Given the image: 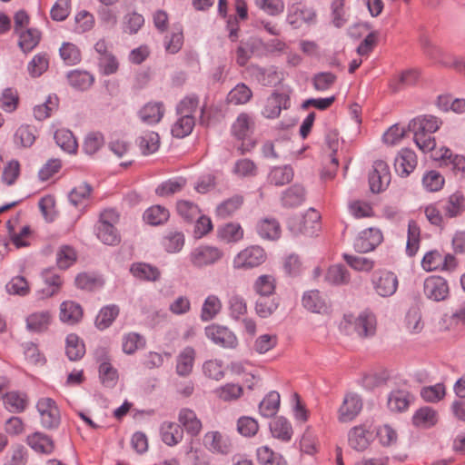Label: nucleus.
<instances>
[{"mask_svg":"<svg viewBox=\"0 0 465 465\" xmlns=\"http://www.w3.org/2000/svg\"><path fill=\"white\" fill-rule=\"evenodd\" d=\"M377 320L369 310L361 312L357 317L352 314H344L340 322V330L347 335L353 333L361 338H369L375 334Z\"/></svg>","mask_w":465,"mask_h":465,"instance_id":"1","label":"nucleus"},{"mask_svg":"<svg viewBox=\"0 0 465 465\" xmlns=\"http://www.w3.org/2000/svg\"><path fill=\"white\" fill-rule=\"evenodd\" d=\"M424 54L434 63L465 74V57L456 56L445 49L434 45L428 37L420 39Z\"/></svg>","mask_w":465,"mask_h":465,"instance_id":"2","label":"nucleus"},{"mask_svg":"<svg viewBox=\"0 0 465 465\" xmlns=\"http://www.w3.org/2000/svg\"><path fill=\"white\" fill-rule=\"evenodd\" d=\"M288 230L294 236L312 237L322 228L321 214L315 209H309L302 216H293L288 220Z\"/></svg>","mask_w":465,"mask_h":465,"instance_id":"3","label":"nucleus"},{"mask_svg":"<svg viewBox=\"0 0 465 465\" xmlns=\"http://www.w3.org/2000/svg\"><path fill=\"white\" fill-rule=\"evenodd\" d=\"M254 126L253 118L246 113L240 114L232 125V135L236 139L242 141V144L238 147V150L242 154L251 151L255 146V143L249 139L250 134L254 130Z\"/></svg>","mask_w":465,"mask_h":465,"instance_id":"4","label":"nucleus"},{"mask_svg":"<svg viewBox=\"0 0 465 465\" xmlns=\"http://www.w3.org/2000/svg\"><path fill=\"white\" fill-rule=\"evenodd\" d=\"M267 259L263 248L251 245L240 251L232 259V267L236 270H249L262 264Z\"/></svg>","mask_w":465,"mask_h":465,"instance_id":"5","label":"nucleus"},{"mask_svg":"<svg viewBox=\"0 0 465 465\" xmlns=\"http://www.w3.org/2000/svg\"><path fill=\"white\" fill-rule=\"evenodd\" d=\"M223 256V252L218 247L202 244L191 251L188 259L193 266L203 268L217 262Z\"/></svg>","mask_w":465,"mask_h":465,"instance_id":"6","label":"nucleus"},{"mask_svg":"<svg viewBox=\"0 0 465 465\" xmlns=\"http://www.w3.org/2000/svg\"><path fill=\"white\" fill-rule=\"evenodd\" d=\"M433 158L440 161L442 166L450 168L456 177L465 178L464 155L453 153L450 148L441 146L434 152Z\"/></svg>","mask_w":465,"mask_h":465,"instance_id":"7","label":"nucleus"},{"mask_svg":"<svg viewBox=\"0 0 465 465\" xmlns=\"http://www.w3.org/2000/svg\"><path fill=\"white\" fill-rule=\"evenodd\" d=\"M204 333L210 341L222 348L234 349L238 345L236 335L226 326L213 323L205 327Z\"/></svg>","mask_w":465,"mask_h":465,"instance_id":"8","label":"nucleus"},{"mask_svg":"<svg viewBox=\"0 0 465 465\" xmlns=\"http://www.w3.org/2000/svg\"><path fill=\"white\" fill-rule=\"evenodd\" d=\"M37 411L41 417V423L46 429L57 428L60 424V411L55 401L51 398H42L37 401Z\"/></svg>","mask_w":465,"mask_h":465,"instance_id":"9","label":"nucleus"},{"mask_svg":"<svg viewBox=\"0 0 465 465\" xmlns=\"http://www.w3.org/2000/svg\"><path fill=\"white\" fill-rule=\"evenodd\" d=\"M203 446L213 454L228 455L231 453L232 444L229 437L220 431L212 430L204 434Z\"/></svg>","mask_w":465,"mask_h":465,"instance_id":"10","label":"nucleus"},{"mask_svg":"<svg viewBox=\"0 0 465 465\" xmlns=\"http://www.w3.org/2000/svg\"><path fill=\"white\" fill-rule=\"evenodd\" d=\"M370 188L372 193H379L384 191L391 183V173L388 164L378 160L374 162L373 171L369 177Z\"/></svg>","mask_w":465,"mask_h":465,"instance_id":"11","label":"nucleus"},{"mask_svg":"<svg viewBox=\"0 0 465 465\" xmlns=\"http://www.w3.org/2000/svg\"><path fill=\"white\" fill-rule=\"evenodd\" d=\"M97 360L100 361L99 377L102 383L109 388L114 387L118 381V372L110 363L108 351L105 348H99L95 351Z\"/></svg>","mask_w":465,"mask_h":465,"instance_id":"12","label":"nucleus"},{"mask_svg":"<svg viewBox=\"0 0 465 465\" xmlns=\"http://www.w3.org/2000/svg\"><path fill=\"white\" fill-rule=\"evenodd\" d=\"M373 432L371 431V425L363 423L354 426L349 430L348 441L349 445L358 451H362L368 448L372 440Z\"/></svg>","mask_w":465,"mask_h":465,"instance_id":"13","label":"nucleus"},{"mask_svg":"<svg viewBox=\"0 0 465 465\" xmlns=\"http://www.w3.org/2000/svg\"><path fill=\"white\" fill-rule=\"evenodd\" d=\"M383 240L382 232L378 228H368L361 231L354 241V249L359 252L374 250Z\"/></svg>","mask_w":465,"mask_h":465,"instance_id":"14","label":"nucleus"},{"mask_svg":"<svg viewBox=\"0 0 465 465\" xmlns=\"http://www.w3.org/2000/svg\"><path fill=\"white\" fill-rule=\"evenodd\" d=\"M362 401L356 393H347L338 411V419L341 422L351 421L361 411Z\"/></svg>","mask_w":465,"mask_h":465,"instance_id":"15","label":"nucleus"},{"mask_svg":"<svg viewBox=\"0 0 465 465\" xmlns=\"http://www.w3.org/2000/svg\"><path fill=\"white\" fill-rule=\"evenodd\" d=\"M417 163V155L412 150L401 149L394 159L395 172L401 177H407L414 171Z\"/></svg>","mask_w":465,"mask_h":465,"instance_id":"16","label":"nucleus"},{"mask_svg":"<svg viewBox=\"0 0 465 465\" xmlns=\"http://www.w3.org/2000/svg\"><path fill=\"white\" fill-rule=\"evenodd\" d=\"M165 114V106L163 102L150 101L143 104L139 112L140 120L149 125L160 123Z\"/></svg>","mask_w":465,"mask_h":465,"instance_id":"17","label":"nucleus"},{"mask_svg":"<svg viewBox=\"0 0 465 465\" xmlns=\"http://www.w3.org/2000/svg\"><path fill=\"white\" fill-rule=\"evenodd\" d=\"M303 307L314 313H326L330 308V301L325 292H304Z\"/></svg>","mask_w":465,"mask_h":465,"instance_id":"18","label":"nucleus"},{"mask_svg":"<svg viewBox=\"0 0 465 465\" xmlns=\"http://www.w3.org/2000/svg\"><path fill=\"white\" fill-rule=\"evenodd\" d=\"M53 317L49 311L33 312L25 319L26 329L31 332H45L49 329Z\"/></svg>","mask_w":465,"mask_h":465,"instance_id":"19","label":"nucleus"},{"mask_svg":"<svg viewBox=\"0 0 465 465\" xmlns=\"http://www.w3.org/2000/svg\"><path fill=\"white\" fill-rule=\"evenodd\" d=\"M256 232L261 238L268 241H276L281 237L282 229L279 222L271 217H265L258 221Z\"/></svg>","mask_w":465,"mask_h":465,"instance_id":"20","label":"nucleus"},{"mask_svg":"<svg viewBox=\"0 0 465 465\" xmlns=\"http://www.w3.org/2000/svg\"><path fill=\"white\" fill-rule=\"evenodd\" d=\"M315 14L312 9L301 4L292 5L289 8L287 21L295 28L300 27L303 23L311 22L314 19Z\"/></svg>","mask_w":465,"mask_h":465,"instance_id":"21","label":"nucleus"},{"mask_svg":"<svg viewBox=\"0 0 465 465\" xmlns=\"http://www.w3.org/2000/svg\"><path fill=\"white\" fill-rule=\"evenodd\" d=\"M178 420L187 434L192 437L197 436L202 430V421L197 418L196 413L191 409H182L178 414Z\"/></svg>","mask_w":465,"mask_h":465,"instance_id":"22","label":"nucleus"},{"mask_svg":"<svg viewBox=\"0 0 465 465\" xmlns=\"http://www.w3.org/2000/svg\"><path fill=\"white\" fill-rule=\"evenodd\" d=\"M195 356L196 351L191 346H187L181 351L176 358V373L179 376L186 377L191 374Z\"/></svg>","mask_w":465,"mask_h":465,"instance_id":"23","label":"nucleus"},{"mask_svg":"<svg viewBox=\"0 0 465 465\" xmlns=\"http://www.w3.org/2000/svg\"><path fill=\"white\" fill-rule=\"evenodd\" d=\"M131 274L140 281L155 282L160 279V270L146 262H134L130 267Z\"/></svg>","mask_w":465,"mask_h":465,"instance_id":"24","label":"nucleus"},{"mask_svg":"<svg viewBox=\"0 0 465 465\" xmlns=\"http://www.w3.org/2000/svg\"><path fill=\"white\" fill-rule=\"evenodd\" d=\"M444 213L449 218L460 216L465 212V195L461 191H456L446 200L443 206Z\"/></svg>","mask_w":465,"mask_h":465,"instance_id":"25","label":"nucleus"},{"mask_svg":"<svg viewBox=\"0 0 465 465\" xmlns=\"http://www.w3.org/2000/svg\"><path fill=\"white\" fill-rule=\"evenodd\" d=\"M162 440L168 446H175L183 438V430L175 422L164 421L160 428Z\"/></svg>","mask_w":465,"mask_h":465,"instance_id":"26","label":"nucleus"},{"mask_svg":"<svg viewBox=\"0 0 465 465\" xmlns=\"http://www.w3.org/2000/svg\"><path fill=\"white\" fill-rule=\"evenodd\" d=\"M278 305L279 301L275 292H260L255 310L260 317L266 318L278 308Z\"/></svg>","mask_w":465,"mask_h":465,"instance_id":"27","label":"nucleus"},{"mask_svg":"<svg viewBox=\"0 0 465 465\" xmlns=\"http://www.w3.org/2000/svg\"><path fill=\"white\" fill-rule=\"evenodd\" d=\"M404 326L411 334H419L424 329V322L419 304L410 307L404 319Z\"/></svg>","mask_w":465,"mask_h":465,"instance_id":"28","label":"nucleus"},{"mask_svg":"<svg viewBox=\"0 0 465 465\" xmlns=\"http://www.w3.org/2000/svg\"><path fill=\"white\" fill-rule=\"evenodd\" d=\"M270 430L273 438L282 441H290L293 434L292 424L282 416L276 417L270 422Z\"/></svg>","mask_w":465,"mask_h":465,"instance_id":"29","label":"nucleus"},{"mask_svg":"<svg viewBox=\"0 0 465 465\" xmlns=\"http://www.w3.org/2000/svg\"><path fill=\"white\" fill-rule=\"evenodd\" d=\"M60 320L67 324L74 325L78 323L83 317V309L80 304L65 301L60 306Z\"/></svg>","mask_w":465,"mask_h":465,"instance_id":"30","label":"nucleus"},{"mask_svg":"<svg viewBox=\"0 0 465 465\" xmlns=\"http://www.w3.org/2000/svg\"><path fill=\"white\" fill-rule=\"evenodd\" d=\"M243 229L239 223H228L217 229V238L226 243H234L242 240Z\"/></svg>","mask_w":465,"mask_h":465,"instance_id":"31","label":"nucleus"},{"mask_svg":"<svg viewBox=\"0 0 465 465\" xmlns=\"http://www.w3.org/2000/svg\"><path fill=\"white\" fill-rule=\"evenodd\" d=\"M442 125V121L437 116L425 114L412 119L409 124L408 129H422L430 134L436 133Z\"/></svg>","mask_w":465,"mask_h":465,"instance_id":"32","label":"nucleus"},{"mask_svg":"<svg viewBox=\"0 0 465 465\" xmlns=\"http://www.w3.org/2000/svg\"><path fill=\"white\" fill-rule=\"evenodd\" d=\"M286 102L287 99L285 95L273 93L265 102L264 108L262 112V115L271 119L278 117L281 114L282 108L286 107Z\"/></svg>","mask_w":465,"mask_h":465,"instance_id":"33","label":"nucleus"},{"mask_svg":"<svg viewBox=\"0 0 465 465\" xmlns=\"http://www.w3.org/2000/svg\"><path fill=\"white\" fill-rule=\"evenodd\" d=\"M27 444L36 452L50 454L54 449L53 440L41 432H35L27 437Z\"/></svg>","mask_w":465,"mask_h":465,"instance_id":"34","label":"nucleus"},{"mask_svg":"<svg viewBox=\"0 0 465 465\" xmlns=\"http://www.w3.org/2000/svg\"><path fill=\"white\" fill-rule=\"evenodd\" d=\"M243 197L234 195L219 203L215 208V215L221 219L232 216L242 205Z\"/></svg>","mask_w":465,"mask_h":465,"instance_id":"35","label":"nucleus"},{"mask_svg":"<svg viewBox=\"0 0 465 465\" xmlns=\"http://www.w3.org/2000/svg\"><path fill=\"white\" fill-rule=\"evenodd\" d=\"M398 283L397 276L391 272L379 271L372 275V284L375 289L396 291Z\"/></svg>","mask_w":465,"mask_h":465,"instance_id":"36","label":"nucleus"},{"mask_svg":"<svg viewBox=\"0 0 465 465\" xmlns=\"http://www.w3.org/2000/svg\"><path fill=\"white\" fill-rule=\"evenodd\" d=\"M438 421V413L431 407H422L416 411L412 417V422L416 427L430 428Z\"/></svg>","mask_w":465,"mask_h":465,"instance_id":"37","label":"nucleus"},{"mask_svg":"<svg viewBox=\"0 0 465 465\" xmlns=\"http://www.w3.org/2000/svg\"><path fill=\"white\" fill-rule=\"evenodd\" d=\"M75 286L88 291L102 289L104 287V280L95 273L82 272L75 278Z\"/></svg>","mask_w":465,"mask_h":465,"instance_id":"38","label":"nucleus"},{"mask_svg":"<svg viewBox=\"0 0 465 465\" xmlns=\"http://www.w3.org/2000/svg\"><path fill=\"white\" fill-rule=\"evenodd\" d=\"M18 35V45L25 53L32 51L41 39V34L38 30L28 28L15 33Z\"/></svg>","mask_w":465,"mask_h":465,"instance_id":"39","label":"nucleus"},{"mask_svg":"<svg viewBox=\"0 0 465 465\" xmlns=\"http://www.w3.org/2000/svg\"><path fill=\"white\" fill-rule=\"evenodd\" d=\"M65 353L70 361H78L84 355V344L76 334L70 333L66 336Z\"/></svg>","mask_w":465,"mask_h":465,"instance_id":"40","label":"nucleus"},{"mask_svg":"<svg viewBox=\"0 0 465 465\" xmlns=\"http://www.w3.org/2000/svg\"><path fill=\"white\" fill-rule=\"evenodd\" d=\"M137 143L143 155L154 153L160 146L159 134L152 131L145 132L139 136Z\"/></svg>","mask_w":465,"mask_h":465,"instance_id":"41","label":"nucleus"},{"mask_svg":"<svg viewBox=\"0 0 465 465\" xmlns=\"http://www.w3.org/2000/svg\"><path fill=\"white\" fill-rule=\"evenodd\" d=\"M411 400V394L403 390L393 391L388 397V407L392 411L401 412L408 409Z\"/></svg>","mask_w":465,"mask_h":465,"instance_id":"42","label":"nucleus"},{"mask_svg":"<svg viewBox=\"0 0 465 465\" xmlns=\"http://www.w3.org/2000/svg\"><path fill=\"white\" fill-rule=\"evenodd\" d=\"M54 140L56 144L68 153H74L78 144L73 133L68 129H58L54 133Z\"/></svg>","mask_w":465,"mask_h":465,"instance_id":"43","label":"nucleus"},{"mask_svg":"<svg viewBox=\"0 0 465 465\" xmlns=\"http://www.w3.org/2000/svg\"><path fill=\"white\" fill-rule=\"evenodd\" d=\"M280 407V394L275 391H270L259 404V412L265 418L272 417L276 414Z\"/></svg>","mask_w":465,"mask_h":465,"instance_id":"44","label":"nucleus"},{"mask_svg":"<svg viewBox=\"0 0 465 465\" xmlns=\"http://www.w3.org/2000/svg\"><path fill=\"white\" fill-rule=\"evenodd\" d=\"M185 239L182 232L170 231L162 240V245L169 253L179 252L184 246Z\"/></svg>","mask_w":465,"mask_h":465,"instance_id":"45","label":"nucleus"},{"mask_svg":"<svg viewBox=\"0 0 465 465\" xmlns=\"http://www.w3.org/2000/svg\"><path fill=\"white\" fill-rule=\"evenodd\" d=\"M119 314V308L116 305L103 307L95 318V326L98 330L104 331L110 327Z\"/></svg>","mask_w":465,"mask_h":465,"instance_id":"46","label":"nucleus"},{"mask_svg":"<svg viewBox=\"0 0 465 465\" xmlns=\"http://www.w3.org/2000/svg\"><path fill=\"white\" fill-rule=\"evenodd\" d=\"M67 80L73 88L86 90L93 84L94 78L91 74L85 71L73 70L68 73Z\"/></svg>","mask_w":465,"mask_h":465,"instance_id":"47","label":"nucleus"},{"mask_svg":"<svg viewBox=\"0 0 465 465\" xmlns=\"http://www.w3.org/2000/svg\"><path fill=\"white\" fill-rule=\"evenodd\" d=\"M305 200V190L301 185H293L287 189L282 196V203L285 207H296Z\"/></svg>","mask_w":465,"mask_h":465,"instance_id":"48","label":"nucleus"},{"mask_svg":"<svg viewBox=\"0 0 465 465\" xmlns=\"http://www.w3.org/2000/svg\"><path fill=\"white\" fill-rule=\"evenodd\" d=\"M413 134V140L417 147L423 153H429L435 149L436 141L432 134L422 129H409Z\"/></svg>","mask_w":465,"mask_h":465,"instance_id":"49","label":"nucleus"},{"mask_svg":"<svg viewBox=\"0 0 465 465\" xmlns=\"http://www.w3.org/2000/svg\"><path fill=\"white\" fill-rule=\"evenodd\" d=\"M169 211L162 205H153L143 213V220L151 225L162 224L169 219Z\"/></svg>","mask_w":465,"mask_h":465,"instance_id":"50","label":"nucleus"},{"mask_svg":"<svg viewBox=\"0 0 465 465\" xmlns=\"http://www.w3.org/2000/svg\"><path fill=\"white\" fill-rule=\"evenodd\" d=\"M349 212L356 219L371 218L375 216L373 206L363 200H354L349 203Z\"/></svg>","mask_w":465,"mask_h":465,"instance_id":"51","label":"nucleus"},{"mask_svg":"<svg viewBox=\"0 0 465 465\" xmlns=\"http://www.w3.org/2000/svg\"><path fill=\"white\" fill-rule=\"evenodd\" d=\"M256 456L262 465H287L286 460L280 454L275 453L268 446H262L257 449Z\"/></svg>","mask_w":465,"mask_h":465,"instance_id":"52","label":"nucleus"},{"mask_svg":"<svg viewBox=\"0 0 465 465\" xmlns=\"http://www.w3.org/2000/svg\"><path fill=\"white\" fill-rule=\"evenodd\" d=\"M194 124L193 116L179 114V118L172 126V134L177 138H183L192 133Z\"/></svg>","mask_w":465,"mask_h":465,"instance_id":"53","label":"nucleus"},{"mask_svg":"<svg viewBox=\"0 0 465 465\" xmlns=\"http://www.w3.org/2000/svg\"><path fill=\"white\" fill-rule=\"evenodd\" d=\"M252 96V92L246 84H238L229 92L227 101L235 105L244 104L250 101Z\"/></svg>","mask_w":465,"mask_h":465,"instance_id":"54","label":"nucleus"},{"mask_svg":"<svg viewBox=\"0 0 465 465\" xmlns=\"http://www.w3.org/2000/svg\"><path fill=\"white\" fill-rule=\"evenodd\" d=\"M222 302L215 295H209L202 307L201 320L209 322L213 320L221 311Z\"/></svg>","mask_w":465,"mask_h":465,"instance_id":"55","label":"nucleus"},{"mask_svg":"<svg viewBox=\"0 0 465 465\" xmlns=\"http://www.w3.org/2000/svg\"><path fill=\"white\" fill-rule=\"evenodd\" d=\"M4 404L11 412H22L27 405L26 396L16 391L8 392L4 397Z\"/></svg>","mask_w":465,"mask_h":465,"instance_id":"56","label":"nucleus"},{"mask_svg":"<svg viewBox=\"0 0 465 465\" xmlns=\"http://www.w3.org/2000/svg\"><path fill=\"white\" fill-rule=\"evenodd\" d=\"M293 171L290 166H281L273 168L268 176L270 183L276 186H282L292 180Z\"/></svg>","mask_w":465,"mask_h":465,"instance_id":"57","label":"nucleus"},{"mask_svg":"<svg viewBox=\"0 0 465 465\" xmlns=\"http://www.w3.org/2000/svg\"><path fill=\"white\" fill-rule=\"evenodd\" d=\"M58 107V97L56 95H48L45 102L35 106L34 115L36 120L43 121L48 118L51 114Z\"/></svg>","mask_w":465,"mask_h":465,"instance_id":"58","label":"nucleus"},{"mask_svg":"<svg viewBox=\"0 0 465 465\" xmlns=\"http://www.w3.org/2000/svg\"><path fill=\"white\" fill-rule=\"evenodd\" d=\"M144 25V18L142 15L133 12L125 15L123 19V32L128 35L136 34Z\"/></svg>","mask_w":465,"mask_h":465,"instance_id":"59","label":"nucleus"},{"mask_svg":"<svg viewBox=\"0 0 465 465\" xmlns=\"http://www.w3.org/2000/svg\"><path fill=\"white\" fill-rule=\"evenodd\" d=\"M444 183L445 179L438 171L431 170L423 174L422 185L428 192H439L443 188Z\"/></svg>","mask_w":465,"mask_h":465,"instance_id":"60","label":"nucleus"},{"mask_svg":"<svg viewBox=\"0 0 465 465\" xmlns=\"http://www.w3.org/2000/svg\"><path fill=\"white\" fill-rule=\"evenodd\" d=\"M343 258L347 264L357 272H371L375 265L373 260L361 255L344 254Z\"/></svg>","mask_w":465,"mask_h":465,"instance_id":"61","label":"nucleus"},{"mask_svg":"<svg viewBox=\"0 0 465 465\" xmlns=\"http://www.w3.org/2000/svg\"><path fill=\"white\" fill-rule=\"evenodd\" d=\"M35 140V130L30 125H21L14 136L15 143L22 147H30Z\"/></svg>","mask_w":465,"mask_h":465,"instance_id":"62","label":"nucleus"},{"mask_svg":"<svg viewBox=\"0 0 465 465\" xmlns=\"http://www.w3.org/2000/svg\"><path fill=\"white\" fill-rule=\"evenodd\" d=\"M77 259L75 250L69 246L64 245L59 248L56 252V262L59 268L67 269L72 266Z\"/></svg>","mask_w":465,"mask_h":465,"instance_id":"63","label":"nucleus"},{"mask_svg":"<svg viewBox=\"0 0 465 465\" xmlns=\"http://www.w3.org/2000/svg\"><path fill=\"white\" fill-rule=\"evenodd\" d=\"M408 131V126L393 124L384 133L382 140L384 143L390 146L399 144L406 136Z\"/></svg>","mask_w":465,"mask_h":465,"instance_id":"64","label":"nucleus"}]
</instances>
